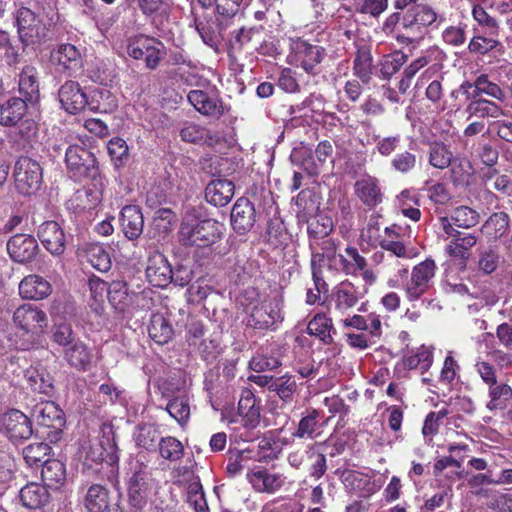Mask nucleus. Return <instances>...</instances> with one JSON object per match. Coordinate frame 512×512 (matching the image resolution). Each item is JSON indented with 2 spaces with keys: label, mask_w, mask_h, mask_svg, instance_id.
<instances>
[{
  "label": "nucleus",
  "mask_w": 512,
  "mask_h": 512,
  "mask_svg": "<svg viewBox=\"0 0 512 512\" xmlns=\"http://www.w3.org/2000/svg\"><path fill=\"white\" fill-rule=\"evenodd\" d=\"M221 237V225L213 219L195 220L186 215L178 232L179 242L186 247H209Z\"/></svg>",
  "instance_id": "obj_1"
},
{
  "label": "nucleus",
  "mask_w": 512,
  "mask_h": 512,
  "mask_svg": "<svg viewBox=\"0 0 512 512\" xmlns=\"http://www.w3.org/2000/svg\"><path fill=\"white\" fill-rule=\"evenodd\" d=\"M247 314V325L258 330L274 328L282 320L281 301L277 297L265 298L260 302L245 304L240 300Z\"/></svg>",
  "instance_id": "obj_2"
},
{
  "label": "nucleus",
  "mask_w": 512,
  "mask_h": 512,
  "mask_svg": "<svg viewBox=\"0 0 512 512\" xmlns=\"http://www.w3.org/2000/svg\"><path fill=\"white\" fill-rule=\"evenodd\" d=\"M127 54L135 60H144L146 68L156 69L166 56V47L157 38L136 35L127 40Z\"/></svg>",
  "instance_id": "obj_3"
},
{
  "label": "nucleus",
  "mask_w": 512,
  "mask_h": 512,
  "mask_svg": "<svg viewBox=\"0 0 512 512\" xmlns=\"http://www.w3.org/2000/svg\"><path fill=\"white\" fill-rule=\"evenodd\" d=\"M436 270L437 265L431 258L425 259L412 268L409 278L402 285L409 301L420 299L433 288Z\"/></svg>",
  "instance_id": "obj_4"
},
{
  "label": "nucleus",
  "mask_w": 512,
  "mask_h": 512,
  "mask_svg": "<svg viewBox=\"0 0 512 512\" xmlns=\"http://www.w3.org/2000/svg\"><path fill=\"white\" fill-rule=\"evenodd\" d=\"M19 40L24 46L40 43L48 36L43 18L27 7H21L15 15Z\"/></svg>",
  "instance_id": "obj_5"
},
{
  "label": "nucleus",
  "mask_w": 512,
  "mask_h": 512,
  "mask_svg": "<svg viewBox=\"0 0 512 512\" xmlns=\"http://www.w3.org/2000/svg\"><path fill=\"white\" fill-rule=\"evenodd\" d=\"M65 161L72 176L77 179H93L99 175L98 163L92 152L80 145L66 149Z\"/></svg>",
  "instance_id": "obj_6"
},
{
  "label": "nucleus",
  "mask_w": 512,
  "mask_h": 512,
  "mask_svg": "<svg viewBox=\"0 0 512 512\" xmlns=\"http://www.w3.org/2000/svg\"><path fill=\"white\" fill-rule=\"evenodd\" d=\"M43 178L40 164L29 158L20 157L15 164V187L23 195H32L41 186Z\"/></svg>",
  "instance_id": "obj_7"
},
{
  "label": "nucleus",
  "mask_w": 512,
  "mask_h": 512,
  "mask_svg": "<svg viewBox=\"0 0 512 512\" xmlns=\"http://www.w3.org/2000/svg\"><path fill=\"white\" fill-rule=\"evenodd\" d=\"M13 322L24 334L35 339L42 335L48 326L46 313L33 304L19 306L13 314Z\"/></svg>",
  "instance_id": "obj_8"
},
{
  "label": "nucleus",
  "mask_w": 512,
  "mask_h": 512,
  "mask_svg": "<svg viewBox=\"0 0 512 512\" xmlns=\"http://www.w3.org/2000/svg\"><path fill=\"white\" fill-rule=\"evenodd\" d=\"M440 225L449 243L445 247V252L456 259L467 260L469 251L477 244L479 236L475 233L462 232L449 224L447 217L440 218Z\"/></svg>",
  "instance_id": "obj_9"
},
{
  "label": "nucleus",
  "mask_w": 512,
  "mask_h": 512,
  "mask_svg": "<svg viewBox=\"0 0 512 512\" xmlns=\"http://www.w3.org/2000/svg\"><path fill=\"white\" fill-rule=\"evenodd\" d=\"M0 432L14 443L22 442L32 436V423L23 412L11 409L0 415Z\"/></svg>",
  "instance_id": "obj_10"
},
{
  "label": "nucleus",
  "mask_w": 512,
  "mask_h": 512,
  "mask_svg": "<svg viewBox=\"0 0 512 512\" xmlns=\"http://www.w3.org/2000/svg\"><path fill=\"white\" fill-rule=\"evenodd\" d=\"M333 146L330 141H321L315 151V158H313L312 150L308 147H300L294 150V157L299 159L300 166L309 175H317L319 168L326 160L332 156Z\"/></svg>",
  "instance_id": "obj_11"
},
{
  "label": "nucleus",
  "mask_w": 512,
  "mask_h": 512,
  "mask_svg": "<svg viewBox=\"0 0 512 512\" xmlns=\"http://www.w3.org/2000/svg\"><path fill=\"white\" fill-rule=\"evenodd\" d=\"M150 474L145 468L135 470L128 484V501L136 512L142 510L148 500Z\"/></svg>",
  "instance_id": "obj_12"
},
{
  "label": "nucleus",
  "mask_w": 512,
  "mask_h": 512,
  "mask_svg": "<svg viewBox=\"0 0 512 512\" xmlns=\"http://www.w3.org/2000/svg\"><path fill=\"white\" fill-rule=\"evenodd\" d=\"M7 251L15 262L27 263L36 257L39 247L32 235L16 234L7 242Z\"/></svg>",
  "instance_id": "obj_13"
},
{
  "label": "nucleus",
  "mask_w": 512,
  "mask_h": 512,
  "mask_svg": "<svg viewBox=\"0 0 512 512\" xmlns=\"http://www.w3.org/2000/svg\"><path fill=\"white\" fill-rule=\"evenodd\" d=\"M58 97L62 108L69 114L81 112L88 103V98L79 83L67 80L58 90Z\"/></svg>",
  "instance_id": "obj_14"
},
{
  "label": "nucleus",
  "mask_w": 512,
  "mask_h": 512,
  "mask_svg": "<svg viewBox=\"0 0 512 512\" xmlns=\"http://www.w3.org/2000/svg\"><path fill=\"white\" fill-rule=\"evenodd\" d=\"M52 60L58 65L61 71L73 76L83 68V57L81 51L73 44H60L52 52Z\"/></svg>",
  "instance_id": "obj_15"
},
{
  "label": "nucleus",
  "mask_w": 512,
  "mask_h": 512,
  "mask_svg": "<svg viewBox=\"0 0 512 512\" xmlns=\"http://www.w3.org/2000/svg\"><path fill=\"white\" fill-rule=\"evenodd\" d=\"M37 236L52 255H61L65 251L66 237L56 221L43 222L38 228Z\"/></svg>",
  "instance_id": "obj_16"
},
{
  "label": "nucleus",
  "mask_w": 512,
  "mask_h": 512,
  "mask_svg": "<svg viewBox=\"0 0 512 512\" xmlns=\"http://www.w3.org/2000/svg\"><path fill=\"white\" fill-rule=\"evenodd\" d=\"M146 276L153 286L164 288L172 283L173 269L163 254L155 253L148 259Z\"/></svg>",
  "instance_id": "obj_17"
},
{
  "label": "nucleus",
  "mask_w": 512,
  "mask_h": 512,
  "mask_svg": "<svg viewBox=\"0 0 512 512\" xmlns=\"http://www.w3.org/2000/svg\"><path fill=\"white\" fill-rule=\"evenodd\" d=\"M256 222L254 205L245 197L236 200L231 211V224L239 234L250 231Z\"/></svg>",
  "instance_id": "obj_18"
},
{
  "label": "nucleus",
  "mask_w": 512,
  "mask_h": 512,
  "mask_svg": "<svg viewBox=\"0 0 512 512\" xmlns=\"http://www.w3.org/2000/svg\"><path fill=\"white\" fill-rule=\"evenodd\" d=\"M18 92L20 98L29 104H36L40 99L39 73L36 67L26 65L18 75Z\"/></svg>",
  "instance_id": "obj_19"
},
{
  "label": "nucleus",
  "mask_w": 512,
  "mask_h": 512,
  "mask_svg": "<svg viewBox=\"0 0 512 512\" xmlns=\"http://www.w3.org/2000/svg\"><path fill=\"white\" fill-rule=\"evenodd\" d=\"M63 358L70 367L78 371H87L92 365L94 355L92 349L78 339L63 350Z\"/></svg>",
  "instance_id": "obj_20"
},
{
  "label": "nucleus",
  "mask_w": 512,
  "mask_h": 512,
  "mask_svg": "<svg viewBox=\"0 0 512 512\" xmlns=\"http://www.w3.org/2000/svg\"><path fill=\"white\" fill-rule=\"evenodd\" d=\"M247 480L253 488L262 493H274L285 483V477L278 473H270L266 469H254L247 473Z\"/></svg>",
  "instance_id": "obj_21"
},
{
  "label": "nucleus",
  "mask_w": 512,
  "mask_h": 512,
  "mask_svg": "<svg viewBox=\"0 0 512 512\" xmlns=\"http://www.w3.org/2000/svg\"><path fill=\"white\" fill-rule=\"evenodd\" d=\"M235 185L231 180L218 178L210 181L205 189V199L208 203L222 207L233 198Z\"/></svg>",
  "instance_id": "obj_22"
},
{
  "label": "nucleus",
  "mask_w": 512,
  "mask_h": 512,
  "mask_svg": "<svg viewBox=\"0 0 512 512\" xmlns=\"http://www.w3.org/2000/svg\"><path fill=\"white\" fill-rule=\"evenodd\" d=\"M238 413L242 417L244 426L256 428L260 423V401L250 389H244L238 403Z\"/></svg>",
  "instance_id": "obj_23"
},
{
  "label": "nucleus",
  "mask_w": 512,
  "mask_h": 512,
  "mask_svg": "<svg viewBox=\"0 0 512 512\" xmlns=\"http://www.w3.org/2000/svg\"><path fill=\"white\" fill-rule=\"evenodd\" d=\"M354 193L369 208H374L382 202L383 195L378 180L371 176L358 179L354 184Z\"/></svg>",
  "instance_id": "obj_24"
},
{
  "label": "nucleus",
  "mask_w": 512,
  "mask_h": 512,
  "mask_svg": "<svg viewBox=\"0 0 512 512\" xmlns=\"http://www.w3.org/2000/svg\"><path fill=\"white\" fill-rule=\"evenodd\" d=\"M187 97L194 108L205 116L219 118L224 113L221 100L202 90H192Z\"/></svg>",
  "instance_id": "obj_25"
},
{
  "label": "nucleus",
  "mask_w": 512,
  "mask_h": 512,
  "mask_svg": "<svg viewBox=\"0 0 512 512\" xmlns=\"http://www.w3.org/2000/svg\"><path fill=\"white\" fill-rule=\"evenodd\" d=\"M121 226L129 240L137 239L143 232L144 217L136 205H127L121 211Z\"/></svg>",
  "instance_id": "obj_26"
},
{
  "label": "nucleus",
  "mask_w": 512,
  "mask_h": 512,
  "mask_svg": "<svg viewBox=\"0 0 512 512\" xmlns=\"http://www.w3.org/2000/svg\"><path fill=\"white\" fill-rule=\"evenodd\" d=\"M51 292V284L39 275H28L19 284V294L25 299L41 300Z\"/></svg>",
  "instance_id": "obj_27"
},
{
  "label": "nucleus",
  "mask_w": 512,
  "mask_h": 512,
  "mask_svg": "<svg viewBox=\"0 0 512 512\" xmlns=\"http://www.w3.org/2000/svg\"><path fill=\"white\" fill-rule=\"evenodd\" d=\"M38 421L42 427L52 429L51 433L58 439L65 426V419L62 410L53 402H47L38 408Z\"/></svg>",
  "instance_id": "obj_28"
},
{
  "label": "nucleus",
  "mask_w": 512,
  "mask_h": 512,
  "mask_svg": "<svg viewBox=\"0 0 512 512\" xmlns=\"http://www.w3.org/2000/svg\"><path fill=\"white\" fill-rule=\"evenodd\" d=\"M83 504L87 512H109L110 492L100 484H92L86 491Z\"/></svg>",
  "instance_id": "obj_29"
},
{
  "label": "nucleus",
  "mask_w": 512,
  "mask_h": 512,
  "mask_svg": "<svg viewBox=\"0 0 512 512\" xmlns=\"http://www.w3.org/2000/svg\"><path fill=\"white\" fill-rule=\"evenodd\" d=\"M359 299L360 295L357 288L349 281L340 283L332 292L335 309L341 313L353 308Z\"/></svg>",
  "instance_id": "obj_30"
},
{
  "label": "nucleus",
  "mask_w": 512,
  "mask_h": 512,
  "mask_svg": "<svg viewBox=\"0 0 512 512\" xmlns=\"http://www.w3.org/2000/svg\"><path fill=\"white\" fill-rule=\"evenodd\" d=\"M180 136L185 142L206 144L211 147L220 142V137L217 133L194 123L185 125L180 130Z\"/></svg>",
  "instance_id": "obj_31"
},
{
  "label": "nucleus",
  "mask_w": 512,
  "mask_h": 512,
  "mask_svg": "<svg viewBox=\"0 0 512 512\" xmlns=\"http://www.w3.org/2000/svg\"><path fill=\"white\" fill-rule=\"evenodd\" d=\"M20 500L29 509L44 507L50 498L47 488L38 483H29L20 490Z\"/></svg>",
  "instance_id": "obj_32"
},
{
  "label": "nucleus",
  "mask_w": 512,
  "mask_h": 512,
  "mask_svg": "<svg viewBox=\"0 0 512 512\" xmlns=\"http://www.w3.org/2000/svg\"><path fill=\"white\" fill-rule=\"evenodd\" d=\"M310 249L311 264L321 267L326 265L328 269H330V264H333L336 257L339 255L337 253V243L333 238L321 242H314V245L310 246Z\"/></svg>",
  "instance_id": "obj_33"
},
{
  "label": "nucleus",
  "mask_w": 512,
  "mask_h": 512,
  "mask_svg": "<svg viewBox=\"0 0 512 512\" xmlns=\"http://www.w3.org/2000/svg\"><path fill=\"white\" fill-rule=\"evenodd\" d=\"M28 102L18 97H12L0 105V124L12 126L18 123L26 113Z\"/></svg>",
  "instance_id": "obj_34"
},
{
  "label": "nucleus",
  "mask_w": 512,
  "mask_h": 512,
  "mask_svg": "<svg viewBox=\"0 0 512 512\" xmlns=\"http://www.w3.org/2000/svg\"><path fill=\"white\" fill-rule=\"evenodd\" d=\"M86 106L95 113H112L117 109L118 101L108 89L97 88L92 91Z\"/></svg>",
  "instance_id": "obj_35"
},
{
  "label": "nucleus",
  "mask_w": 512,
  "mask_h": 512,
  "mask_svg": "<svg viewBox=\"0 0 512 512\" xmlns=\"http://www.w3.org/2000/svg\"><path fill=\"white\" fill-rule=\"evenodd\" d=\"M373 58L367 46L357 49L353 60V74L363 83L368 84L373 74Z\"/></svg>",
  "instance_id": "obj_36"
},
{
  "label": "nucleus",
  "mask_w": 512,
  "mask_h": 512,
  "mask_svg": "<svg viewBox=\"0 0 512 512\" xmlns=\"http://www.w3.org/2000/svg\"><path fill=\"white\" fill-rule=\"evenodd\" d=\"M320 412L316 409H311L303 416L299 422L297 429L292 433L293 438L314 440L320 434L319 424Z\"/></svg>",
  "instance_id": "obj_37"
},
{
  "label": "nucleus",
  "mask_w": 512,
  "mask_h": 512,
  "mask_svg": "<svg viewBox=\"0 0 512 512\" xmlns=\"http://www.w3.org/2000/svg\"><path fill=\"white\" fill-rule=\"evenodd\" d=\"M426 29L413 22L406 16H402L401 31L395 36L400 44L411 45L415 48L424 38Z\"/></svg>",
  "instance_id": "obj_38"
},
{
  "label": "nucleus",
  "mask_w": 512,
  "mask_h": 512,
  "mask_svg": "<svg viewBox=\"0 0 512 512\" xmlns=\"http://www.w3.org/2000/svg\"><path fill=\"white\" fill-rule=\"evenodd\" d=\"M309 246H313L314 242H321L332 238L330 233L333 230L331 218L318 215L308 221Z\"/></svg>",
  "instance_id": "obj_39"
},
{
  "label": "nucleus",
  "mask_w": 512,
  "mask_h": 512,
  "mask_svg": "<svg viewBox=\"0 0 512 512\" xmlns=\"http://www.w3.org/2000/svg\"><path fill=\"white\" fill-rule=\"evenodd\" d=\"M465 112L468 114V119L472 117L498 118L504 115V111L500 106L487 99L470 101L466 106Z\"/></svg>",
  "instance_id": "obj_40"
},
{
  "label": "nucleus",
  "mask_w": 512,
  "mask_h": 512,
  "mask_svg": "<svg viewBox=\"0 0 512 512\" xmlns=\"http://www.w3.org/2000/svg\"><path fill=\"white\" fill-rule=\"evenodd\" d=\"M488 395L490 398L486 405L488 410L504 409L512 399V388L506 383L497 381L496 384L488 386Z\"/></svg>",
  "instance_id": "obj_41"
},
{
  "label": "nucleus",
  "mask_w": 512,
  "mask_h": 512,
  "mask_svg": "<svg viewBox=\"0 0 512 512\" xmlns=\"http://www.w3.org/2000/svg\"><path fill=\"white\" fill-rule=\"evenodd\" d=\"M148 332L151 339L160 345L168 343L173 336L172 326L161 314L152 316Z\"/></svg>",
  "instance_id": "obj_42"
},
{
  "label": "nucleus",
  "mask_w": 512,
  "mask_h": 512,
  "mask_svg": "<svg viewBox=\"0 0 512 512\" xmlns=\"http://www.w3.org/2000/svg\"><path fill=\"white\" fill-rule=\"evenodd\" d=\"M107 298L118 311H123L132 302V294L128 290L127 283L122 280H115L109 284Z\"/></svg>",
  "instance_id": "obj_43"
},
{
  "label": "nucleus",
  "mask_w": 512,
  "mask_h": 512,
  "mask_svg": "<svg viewBox=\"0 0 512 512\" xmlns=\"http://www.w3.org/2000/svg\"><path fill=\"white\" fill-rule=\"evenodd\" d=\"M298 53L301 56V66L310 74L314 73L316 65H318L324 57V49L322 47L306 42H302L298 46Z\"/></svg>",
  "instance_id": "obj_44"
},
{
  "label": "nucleus",
  "mask_w": 512,
  "mask_h": 512,
  "mask_svg": "<svg viewBox=\"0 0 512 512\" xmlns=\"http://www.w3.org/2000/svg\"><path fill=\"white\" fill-rule=\"evenodd\" d=\"M41 476L48 486L58 488L66 479L65 465L57 459H49L43 465Z\"/></svg>",
  "instance_id": "obj_45"
},
{
  "label": "nucleus",
  "mask_w": 512,
  "mask_h": 512,
  "mask_svg": "<svg viewBox=\"0 0 512 512\" xmlns=\"http://www.w3.org/2000/svg\"><path fill=\"white\" fill-rule=\"evenodd\" d=\"M25 377L34 392L45 395H50L52 392V378L44 369L30 367L26 369Z\"/></svg>",
  "instance_id": "obj_46"
},
{
  "label": "nucleus",
  "mask_w": 512,
  "mask_h": 512,
  "mask_svg": "<svg viewBox=\"0 0 512 512\" xmlns=\"http://www.w3.org/2000/svg\"><path fill=\"white\" fill-rule=\"evenodd\" d=\"M446 217L450 225H455L463 229L476 226L480 220V215L476 210L464 205L456 207L451 212V215Z\"/></svg>",
  "instance_id": "obj_47"
},
{
  "label": "nucleus",
  "mask_w": 512,
  "mask_h": 512,
  "mask_svg": "<svg viewBox=\"0 0 512 512\" xmlns=\"http://www.w3.org/2000/svg\"><path fill=\"white\" fill-rule=\"evenodd\" d=\"M332 327V320L325 314L319 313L310 320L307 331L308 334L318 337L325 344H329L333 340L330 334Z\"/></svg>",
  "instance_id": "obj_48"
},
{
  "label": "nucleus",
  "mask_w": 512,
  "mask_h": 512,
  "mask_svg": "<svg viewBox=\"0 0 512 512\" xmlns=\"http://www.w3.org/2000/svg\"><path fill=\"white\" fill-rule=\"evenodd\" d=\"M166 410L178 424L183 426L190 417L189 397L187 395L175 396L167 403Z\"/></svg>",
  "instance_id": "obj_49"
},
{
  "label": "nucleus",
  "mask_w": 512,
  "mask_h": 512,
  "mask_svg": "<svg viewBox=\"0 0 512 512\" xmlns=\"http://www.w3.org/2000/svg\"><path fill=\"white\" fill-rule=\"evenodd\" d=\"M510 226V217L506 212H495L489 216V218L483 224L489 235L496 239H500L504 236Z\"/></svg>",
  "instance_id": "obj_50"
},
{
  "label": "nucleus",
  "mask_w": 512,
  "mask_h": 512,
  "mask_svg": "<svg viewBox=\"0 0 512 512\" xmlns=\"http://www.w3.org/2000/svg\"><path fill=\"white\" fill-rule=\"evenodd\" d=\"M320 444L313 443L308 445V453L310 461L308 472L310 477L319 480L327 471V458L324 453L319 450Z\"/></svg>",
  "instance_id": "obj_51"
},
{
  "label": "nucleus",
  "mask_w": 512,
  "mask_h": 512,
  "mask_svg": "<svg viewBox=\"0 0 512 512\" xmlns=\"http://www.w3.org/2000/svg\"><path fill=\"white\" fill-rule=\"evenodd\" d=\"M158 451L160 456L168 461L175 462L184 455L183 444L175 437H161L158 442Z\"/></svg>",
  "instance_id": "obj_52"
},
{
  "label": "nucleus",
  "mask_w": 512,
  "mask_h": 512,
  "mask_svg": "<svg viewBox=\"0 0 512 512\" xmlns=\"http://www.w3.org/2000/svg\"><path fill=\"white\" fill-rule=\"evenodd\" d=\"M108 154L116 169L126 165L129 160V148L126 141L120 137H114L107 143Z\"/></svg>",
  "instance_id": "obj_53"
},
{
  "label": "nucleus",
  "mask_w": 512,
  "mask_h": 512,
  "mask_svg": "<svg viewBox=\"0 0 512 512\" xmlns=\"http://www.w3.org/2000/svg\"><path fill=\"white\" fill-rule=\"evenodd\" d=\"M51 447L44 442L32 443L23 449V457L29 466H38L48 461Z\"/></svg>",
  "instance_id": "obj_54"
},
{
  "label": "nucleus",
  "mask_w": 512,
  "mask_h": 512,
  "mask_svg": "<svg viewBox=\"0 0 512 512\" xmlns=\"http://www.w3.org/2000/svg\"><path fill=\"white\" fill-rule=\"evenodd\" d=\"M501 259L496 247L481 248L478 252V270L486 275L492 274L497 270Z\"/></svg>",
  "instance_id": "obj_55"
},
{
  "label": "nucleus",
  "mask_w": 512,
  "mask_h": 512,
  "mask_svg": "<svg viewBox=\"0 0 512 512\" xmlns=\"http://www.w3.org/2000/svg\"><path fill=\"white\" fill-rule=\"evenodd\" d=\"M404 16L425 29L435 23L438 18L437 13L431 7L424 4L414 5L404 13Z\"/></svg>",
  "instance_id": "obj_56"
},
{
  "label": "nucleus",
  "mask_w": 512,
  "mask_h": 512,
  "mask_svg": "<svg viewBox=\"0 0 512 512\" xmlns=\"http://www.w3.org/2000/svg\"><path fill=\"white\" fill-rule=\"evenodd\" d=\"M296 389V381L294 377L289 374L276 377L273 385L270 386V391L275 392L277 396L286 403L292 402Z\"/></svg>",
  "instance_id": "obj_57"
},
{
  "label": "nucleus",
  "mask_w": 512,
  "mask_h": 512,
  "mask_svg": "<svg viewBox=\"0 0 512 512\" xmlns=\"http://www.w3.org/2000/svg\"><path fill=\"white\" fill-rule=\"evenodd\" d=\"M433 362V352L430 347L422 345L417 351L409 356L404 357L403 364L408 369L419 368L422 371H427Z\"/></svg>",
  "instance_id": "obj_58"
},
{
  "label": "nucleus",
  "mask_w": 512,
  "mask_h": 512,
  "mask_svg": "<svg viewBox=\"0 0 512 512\" xmlns=\"http://www.w3.org/2000/svg\"><path fill=\"white\" fill-rule=\"evenodd\" d=\"M160 438V433L157 428L149 424L139 426L134 434L136 445L149 451L156 449Z\"/></svg>",
  "instance_id": "obj_59"
},
{
  "label": "nucleus",
  "mask_w": 512,
  "mask_h": 512,
  "mask_svg": "<svg viewBox=\"0 0 512 512\" xmlns=\"http://www.w3.org/2000/svg\"><path fill=\"white\" fill-rule=\"evenodd\" d=\"M452 152L443 143H434L429 150V163L434 168L444 170L451 165Z\"/></svg>",
  "instance_id": "obj_60"
},
{
  "label": "nucleus",
  "mask_w": 512,
  "mask_h": 512,
  "mask_svg": "<svg viewBox=\"0 0 512 512\" xmlns=\"http://www.w3.org/2000/svg\"><path fill=\"white\" fill-rule=\"evenodd\" d=\"M79 338L72 329V326L68 323L55 324L51 330V340L53 343L62 347L63 350L68 348L73 342H76Z\"/></svg>",
  "instance_id": "obj_61"
},
{
  "label": "nucleus",
  "mask_w": 512,
  "mask_h": 512,
  "mask_svg": "<svg viewBox=\"0 0 512 512\" xmlns=\"http://www.w3.org/2000/svg\"><path fill=\"white\" fill-rule=\"evenodd\" d=\"M87 261L92 267L101 272H106L111 268L109 254L100 245H91L86 250Z\"/></svg>",
  "instance_id": "obj_62"
},
{
  "label": "nucleus",
  "mask_w": 512,
  "mask_h": 512,
  "mask_svg": "<svg viewBox=\"0 0 512 512\" xmlns=\"http://www.w3.org/2000/svg\"><path fill=\"white\" fill-rule=\"evenodd\" d=\"M468 49L471 53L484 55L493 50L502 53L504 47L502 43L495 38L474 36L469 42Z\"/></svg>",
  "instance_id": "obj_63"
},
{
  "label": "nucleus",
  "mask_w": 512,
  "mask_h": 512,
  "mask_svg": "<svg viewBox=\"0 0 512 512\" xmlns=\"http://www.w3.org/2000/svg\"><path fill=\"white\" fill-rule=\"evenodd\" d=\"M250 454L249 450H229L227 473L232 477L241 473L251 459Z\"/></svg>",
  "instance_id": "obj_64"
}]
</instances>
